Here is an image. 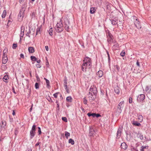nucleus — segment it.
<instances>
[{
    "label": "nucleus",
    "mask_w": 151,
    "mask_h": 151,
    "mask_svg": "<svg viewBox=\"0 0 151 151\" xmlns=\"http://www.w3.org/2000/svg\"><path fill=\"white\" fill-rule=\"evenodd\" d=\"M44 79L45 80L47 84V87L48 88H49L50 87V81L49 80L47 79L46 78H44Z\"/></svg>",
    "instance_id": "19"
},
{
    "label": "nucleus",
    "mask_w": 151,
    "mask_h": 151,
    "mask_svg": "<svg viewBox=\"0 0 151 151\" xmlns=\"http://www.w3.org/2000/svg\"><path fill=\"white\" fill-rule=\"evenodd\" d=\"M38 135H40L41 134V128L40 127H38Z\"/></svg>",
    "instance_id": "38"
},
{
    "label": "nucleus",
    "mask_w": 151,
    "mask_h": 151,
    "mask_svg": "<svg viewBox=\"0 0 151 151\" xmlns=\"http://www.w3.org/2000/svg\"><path fill=\"white\" fill-rule=\"evenodd\" d=\"M137 136L139 138L141 139L142 140L143 139V136L140 133L138 134Z\"/></svg>",
    "instance_id": "36"
},
{
    "label": "nucleus",
    "mask_w": 151,
    "mask_h": 151,
    "mask_svg": "<svg viewBox=\"0 0 151 151\" xmlns=\"http://www.w3.org/2000/svg\"><path fill=\"white\" fill-rule=\"evenodd\" d=\"M65 136L66 137V138L67 139H68V137H69L70 136V133L67 131H65Z\"/></svg>",
    "instance_id": "33"
},
{
    "label": "nucleus",
    "mask_w": 151,
    "mask_h": 151,
    "mask_svg": "<svg viewBox=\"0 0 151 151\" xmlns=\"http://www.w3.org/2000/svg\"><path fill=\"white\" fill-rule=\"evenodd\" d=\"M97 88L95 86L93 85L91 86L89 89V94H91L90 96H89V99L94 100L96 97L97 93Z\"/></svg>",
    "instance_id": "2"
},
{
    "label": "nucleus",
    "mask_w": 151,
    "mask_h": 151,
    "mask_svg": "<svg viewBox=\"0 0 151 151\" xmlns=\"http://www.w3.org/2000/svg\"><path fill=\"white\" fill-rule=\"evenodd\" d=\"M28 51L29 53H33L34 52L35 50L34 48L32 47H30L28 48Z\"/></svg>",
    "instance_id": "23"
},
{
    "label": "nucleus",
    "mask_w": 151,
    "mask_h": 151,
    "mask_svg": "<svg viewBox=\"0 0 151 151\" xmlns=\"http://www.w3.org/2000/svg\"><path fill=\"white\" fill-rule=\"evenodd\" d=\"M63 25L61 20V19L59 22L57 24L55 27V29L57 32L58 33L61 32L63 31Z\"/></svg>",
    "instance_id": "3"
},
{
    "label": "nucleus",
    "mask_w": 151,
    "mask_h": 151,
    "mask_svg": "<svg viewBox=\"0 0 151 151\" xmlns=\"http://www.w3.org/2000/svg\"><path fill=\"white\" fill-rule=\"evenodd\" d=\"M96 75L100 78L103 75V72L102 70H99L97 73Z\"/></svg>",
    "instance_id": "18"
},
{
    "label": "nucleus",
    "mask_w": 151,
    "mask_h": 151,
    "mask_svg": "<svg viewBox=\"0 0 151 151\" xmlns=\"http://www.w3.org/2000/svg\"><path fill=\"white\" fill-rule=\"evenodd\" d=\"M133 19L134 20V22H137V21H139V20L137 18V17L135 16L133 17Z\"/></svg>",
    "instance_id": "51"
},
{
    "label": "nucleus",
    "mask_w": 151,
    "mask_h": 151,
    "mask_svg": "<svg viewBox=\"0 0 151 151\" xmlns=\"http://www.w3.org/2000/svg\"><path fill=\"white\" fill-rule=\"evenodd\" d=\"M18 132L17 130V129H15V131H14V134H15L16 136L17 134H18Z\"/></svg>",
    "instance_id": "50"
},
{
    "label": "nucleus",
    "mask_w": 151,
    "mask_h": 151,
    "mask_svg": "<svg viewBox=\"0 0 151 151\" xmlns=\"http://www.w3.org/2000/svg\"><path fill=\"white\" fill-rule=\"evenodd\" d=\"M134 24L137 29H139L141 28V26L139 21L134 22Z\"/></svg>",
    "instance_id": "12"
},
{
    "label": "nucleus",
    "mask_w": 151,
    "mask_h": 151,
    "mask_svg": "<svg viewBox=\"0 0 151 151\" xmlns=\"http://www.w3.org/2000/svg\"><path fill=\"white\" fill-rule=\"evenodd\" d=\"M49 101V102H53L50 96H48L46 98Z\"/></svg>",
    "instance_id": "41"
},
{
    "label": "nucleus",
    "mask_w": 151,
    "mask_h": 151,
    "mask_svg": "<svg viewBox=\"0 0 151 151\" xmlns=\"http://www.w3.org/2000/svg\"><path fill=\"white\" fill-rule=\"evenodd\" d=\"M52 28H50L49 31V33L50 36H52Z\"/></svg>",
    "instance_id": "35"
},
{
    "label": "nucleus",
    "mask_w": 151,
    "mask_h": 151,
    "mask_svg": "<svg viewBox=\"0 0 151 151\" xmlns=\"http://www.w3.org/2000/svg\"><path fill=\"white\" fill-rule=\"evenodd\" d=\"M59 93V92H57V93H54V94H53V96H54L55 98H57L58 97V93Z\"/></svg>",
    "instance_id": "55"
},
{
    "label": "nucleus",
    "mask_w": 151,
    "mask_h": 151,
    "mask_svg": "<svg viewBox=\"0 0 151 151\" xmlns=\"http://www.w3.org/2000/svg\"><path fill=\"white\" fill-rule=\"evenodd\" d=\"M137 148V147H135L133 146H131V151H135L136 149Z\"/></svg>",
    "instance_id": "39"
},
{
    "label": "nucleus",
    "mask_w": 151,
    "mask_h": 151,
    "mask_svg": "<svg viewBox=\"0 0 151 151\" xmlns=\"http://www.w3.org/2000/svg\"><path fill=\"white\" fill-rule=\"evenodd\" d=\"M12 90L13 92L14 93H16L15 91L14 88V87H13L12 88Z\"/></svg>",
    "instance_id": "61"
},
{
    "label": "nucleus",
    "mask_w": 151,
    "mask_h": 151,
    "mask_svg": "<svg viewBox=\"0 0 151 151\" xmlns=\"http://www.w3.org/2000/svg\"><path fill=\"white\" fill-rule=\"evenodd\" d=\"M83 103L84 104H86L87 103V100L86 99V98L85 97L83 99Z\"/></svg>",
    "instance_id": "48"
},
{
    "label": "nucleus",
    "mask_w": 151,
    "mask_h": 151,
    "mask_svg": "<svg viewBox=\"0 0 151 151\" xmlns=\"http://www.w3.org/2000/svg\"><path fill=\"white\" fill-rule=\"evenodd\" d=\"M17 47V44L14 43L13 45L12 48L13 49H15Z\"/></svg>",
    "instance_id": "45"
},
{
    "label": "nucleus",
    "mask_w": 151,
    "mask_h": 151,
    "mask_svg": "<svg viewBox=\"0 0 151 151\" xmlns=\"http://www.w3.org/2000/svg\"><path fill=\"white\" fill-rule=\"evenodd\" d=\"M122 129V128L119 127L117 131L116 134V138L119 139L120 137Z\"/></svg>",
    "instance_id": "8"
},
{
    "label": "nucleus",
    "mask_w": 151,
    "mask_h": 151,
    "mask_svg": "<svg viewBox=\"0 0 151 151\" xmlns=\"http://www.w3.org/2000/svg\"><path fill=\"white\" fill-rule=\"evenodd\" d=\"M83 62V63L81 66L82 70V71L86 72V69L88 68L90 69L91 67V60L90 58L86 57L84 58Z\"/></svg>",
    "instance_id": "1"
},
{
    "label": "nucleus",
    "mask_w": 151,
    "mask_h": 151,
    "mask_svg": "<svg viewBox=\"0 0 151 151\" xmlns=\"http://www.w3.org/2000/svg\"><path fill=\"white\" fill-rule=\"evenodd\" d=\"M7 51V49L6 48H5L4 49V50L3 51V52H6H6Z\"/></svg>",
    "instance_id": "63"
},
{
    "label": "nucleus",
    "mask_w": 151,
    "mask_h": 151,
    "mask_svg": "<svg viewBox=\"0 0 151 151\" xmlns=\"http://www.w3.org/2000/svg\"><path fill=\"white\" fill-rule=\"evenodd\" d=\"M95 113H91V112H89V113H88V114H87V115L89 117H90L91 116H92L93 117H95Z\"/></svg>",
    "instance_id": "30"
},
{
    "label": "nucleus",
    "mask_w": 151,
    "mask_h": 151,
    "mask_svg": "<svg viewBox=\"0 0 151 151\" xmlns=\"http://www.w3.org/2000/svg\"><path fill=\"white\" fill-rule=\"evenodd\" d=\"M36 67L37 68H40L41 67V65L40 64H37L36 65Z\"/></svg>",
    "instance_id": "56"
},
{
    "label": "nucleus",
    "mask_w": 151,
    "mask_h": 151,
    "mask_svg": "<svg viewBox=\"0 0 151 151\" xmlns=\"http://www.w3.org/2000/svg\"><path fill=\"white\" fill-rule=\"evenodd\" d=\"M72 97L70 96L67 97L66 99V101H67L69 102H71L72 101Z\"/></svg>",
    "instance_id": "26"
},
{
    "label": "nucleus",
    "mask_w": 151,
    "mask_h": 151,
    "mask_svg": "<svg viewBox=\"0 0 151 151\" xmlns=\"http://www.w3.org/2000/svg\"><path fill=\"white\" fill-rule=\"evenodd\" d=\"M125 53L124 51L123 50L120 53V55L124 57L125 55Z\"/></svg>",
    "instance_id": "42"
},
{
    "label": "nucleus",
    "mask_w": 151,
    "mask_h": 151,
    "mask_svg": "<svg viewBox=\"0 0 151 151\" xmlns=\"http://www.w3.org/2000/svg\"><path fill=\"white\" fill-rule=\"evenodd\" d=\"M110 20L113 25H116L117 23V21L116 19H111Z\"/></svg>",
    "instance_id": "20"
},
{
    "label": "nucleus",
    "mask_w": 151,
    "mask_h": 151,
    "mask_svg": "<svg viewBox=\"0 0 151 151\" xmlns=\"http://www.w3.org/2000/svg\"><path fill=\"white\" fill-rule=\"evenodd\" d=\"M145 91L147 94L150 93L151 91V86H146L145 88Z\"/></svg>",
    "instance_id": "10"
},
{
    "label": "nucleus",
    "mask_w": 151,
    "mask_h": 151,
    "mask_svg": "<svg viewBox=\"0 0 151 151\" xmlns=\"http://www.w3.org/2000/svg\"><path fill=\"white\" fill-rule=\"evenodd\" d=\"M9 79V78L8 76L7 75H6L4 76V77L3 78V81H5V82H7V83L8 82L6 81H5V80L7 81L8 80V79Z\"/></svg>",
    "instance_id": "27"
},
{
    "label": "nucleus",
    "mask_w": 151,
    "mask_h": 151,
    "mask_svg": "<svg viewBox=\"0 0 151 151\" xmlns=\"http://www.w3.org/2000/svg\"><path fill=\"white\" fill-rule=\"evenodd\" d=\"M23 9V8L22 10H20L19 12L18 16L19 18L22 17V19L24 16V13L25 10V9Z\"/></svg>",
    "instance_id": "9"
},
{
    "label": "nucleus",
    "mask_w": 151,
    "mask_h": 151,
    "mask_svg": "<svg viewBox=\"0 0 151 151\" xmlns=\"http://www.w3.org/2000/svg\"><path fill=\"white\" fill-rule=\"evenodd\" d=\"M121 148L124 150L126 149L128 147V146L127 144L124 142L121 143Z\"/></svg>",
    "instance_id": "13"
},
{
    "label": "nucleus",
    "mask_w": 151,
    "mask_h": 151,
    "mask_svg": "<svg viewBox=\"0 0 151 151\" xmlns=\"http://www.w3.org/2000/svg\"><path fill=\"white\" fill-rule=\"evenodd\" d=\"M138 119L140 122H141L143 119V117L141 115H139L138 116Z\"/></svg>",
    "instance_id": "29"
},
{
    "label": "nucleus",
    "mask_w": 151,
    "mask_h": 151,
    "mask_svg": "<svg viewBox=\"0 0 151 151\" xmlns=\"http://www.w3.org/2000/svg\"><path fill=\"white\" fill-rule=\"evenodd\" d=\"M108 36L109 37V38L111 39H112L113 36L112 35L110 32H109L108 33Z\"/></svg>",
    "instance_id": "44"
},
{
    "label": "nucleus",
    "mask_w": 151,
    "mask_h": 151,
    "mask_svg": "<svg viewBox=\"0 0 151 151\" xmlns=\"http://www.w3.org/2000/svg\"><path fill=\"white\" fill-rule=\"evenodd\" d=\"M6 14V10H4L3 12V14L2 15V18H4L5 17Z\"/></svg>",
    "instance_id": "32"
},
{
    "label": "nucleus",
    "mask_w": 151,
    "mask_h": 151,
    "mask_svg": "<svg viewBox=\"0 0 151 151\" xmlns=\"http://www.w3.org/2000/svg\"><path fill=\"white\" fill-rule=\"evenodd\" d=\"M1 125L0 124V128L1 129L2 127L4 128L6 126V122L4 120H3L1 121Z\"/></svg>",
    "instance_id": "17"
},
{
    "label": "nucleus",
    "mask_w": 151,
    "mask_h": 151,
    "mask_svg": "<svg viewBox=\"0 0 151 151\" xmlns=\"http://www.w3.org/2000/svg\"><path fill=\"white\" fill-rule=\"evenodd\" d=\"M132 124L135 126L139 127L141 126V124L137 121H133Z\"/></svg>",
    "instance_id": "16"
},
{
    "label": "nucleus",
    "mask_w": 151,
    "mask_h": 151,
    "mask_svg": "<svg viewBox=\"0 0 151 151\" xmlns=\"http://www.w3.org/2000/svg\"><path fill=\"white\" fill-rule=\"evenodd\" d=\"M40 29H41L40 27H38L37 28V29L36 31L37 32H38L39 33H40Z\"/></svg>",
    "instance_id": "57"
},
{
    "label": "nucleus",
    "mask_w": 151,
    "mask_h": 151,
    "mask_svg": "<svg viewBox=\"0 0 151 151\" xmlns=\"http://www.w3.org/2000/svg\"><path fill=\"white\" fill-rule=\"evenodd\" d=\"M116 67V69L118 71H119L120 70L119 67L117 65H116L115 66Z\"/></svg>",
    "instance_id": "53"
},
{
    "label": "nucleus",
    "mask_w": 151,
    "mask_h": 151,
    "mask_svg": "<svg viewBox=\"0 0 151 151\" xmlns=\"http://www.w3.org/2000/svg\"><path fill=\"white\" fill-rule=\"evenodd\" d=\"M31 31H33L32 34H33L34 32V29L31 28H29V32L26 34V35L28 36L29 37H30V36L29 35V34L31 33Z\"/></svg>",
    "instance_id": "15"
},
{
    "label": "nucleus",
    "mask_w": 151,
    "mask_h": 151,
    "mask_svg": "<svg viewBox=\"0 0 151 151\" xmlns=\"http://www.w3.org/2000/svg\"><path fill=\"white\" fill-rule=\"evenodd\" d=\"M101 116V115L99 114H96L95 113V117H96L97 118H98L99 117Z\"/></svg>",
    "instance_id": "47"
},
{
    "label": "nucleus",
    "mask_w": 151,
    "mask_h": 151,
    "mask_svg": "<svg viewBox=\"0 0 151 151\" xmlns=\"http://www.w3.org/2000/svg\"><path fill=\"white\" fill-rule=\"evenodd\" d=\"M122 109L117 107L115 111L116 115H119L122 112Z\"/></svg>",
    "instance_id": "11"
},
{
    "label": "nucleus",
    "mask_w": 151,
    "mask_h": 151,
    "mask_svg": "<svg viewBox=\"0 0 151 151\" xmlns=\"http://www.w3.org/2000/svg\"><path fill=\"white\" fill-rule=\"evenodd\" d=\"M39 83H36L35 84V87L36 89H38L39 88Z\"/></svg>",
    "instance_id": "37"
},
{
    "label": "nucleus",
    "mask_w": 151,
    "mask_h": 151,
    "mask_svg": "<svg viewBox=\"0 0 151 151\" xmlns=\"http://www.w3.org/2000/svg\"><path fill=\"white\" fill-rule=\"evenodd\" d=\"M8 60V58L7 57H2V63L4 64H5Z\"/></svg>",
    "instance_id": "21"
},
{
    "label": "nucleus",
    "mask_w": 151,
    "mask_h": 151,
    "mask_svg": "<svg viewBox=\"0 0 151 151\" xmlns=\"http://www.w3.org/2000/svg\"><path fill=\"white\" fill-rule=\"evenodd\" d=\"M114 91L117 94L119 93V87L118 86L115 87L114 88Z\"/></svg>",
    "instance_id": "22"
},
{
    "label": "nucleus",
    "mask_w": 151,
    "mask_h": 151,
    "mask_svg": "<svg viewBox=\"0 0 151 151\" xmlns=\"http://www.w3.org/2000/svg\"><path fill=\"white\" fill-rule=\"evenodd\" d=\"M124 101L120 102L118 105L117 107L119 108L123 109L124 105Z\"/></svg>",
    "instance_id": "14"
},
{
    "label": "nucleus",
    "mask_w": 151,
    "mask_h": 151,
    "mask_svg": "<svg viewBox=\"0 0 151 151\" xmlns=\"http://www.w3.org/2000/svg\"><path fill=\"white\" fill-rule=\"evenodd\" d=\"M65 22V29L68 32L69 31L70 24V22L68 19L67 18H65L64 19Z\"/></svg>",
    "instance_id": "5"
},
{
    "label": "nucleus",
    "mask_w": 151,
    "mask_h": 151,
    "mask_svg": "<svg viewBox=\"0 0 151 151\" xmlns=\"http://www.w3.org/2000/svg\"><path fill=\"white\" fill-rule=\"evenodd\" d=\"M136 64H137V66H138L139 67H140V65H139V63L138 60H137V63Z\"/></svg>",
    "instance_id": "60"
},
{
    "label": "nucleus",
    "mask_w": 151,
    "mask_h": 151,
    "mask_svg": "<svg viewBox=\"0 0 151 151\" xmlns=\"http://www.w3.org/2000/svg\"><path fill=\"white\" fill-rule=\"evenodd\" d=\"M45 48L46 50L48 51L49 50L48 47L47 46H45Z\"/></svg>",
    "instance_id": "62"
},
{
    "label": "nucleus",
    "mask_w": 151,
    "mask_h": 151,
    "mask_svg": "<svg viewBox=\"0 0 151 151\" xmlns=\"http://www.w3.org/2000/svg\"><path fill=\"white\" fill-rule=\"evenodd\" d=\"M7 57V55H6V52H3V57Z\"/></svg>",
    "instance_id": "52"
},
{
    "label": "nucleus",
    "mask_w": 151,
    "mask_h": 151,
    "mask_svg": "<svg viewBox=\"0 0 151 151\" xmlns=\"http://www.w3.org/2000/svg\"><path fill=\"white\" fill-rule=\"evenodd\" d=\"M65 87V89L66 90V91L68 93H69V89L68 88V86L66 87Z\"/></svg>",
    "instance_id": "58"
},
{
    "label": "nucleus",
    "mask_w": 151,
    "mask_h": 151,
    "mask_svg": "<svg viewBox=\"0 0 151 151\" xmlns=\"http://www.w3.org/2000/svg\"><path fill=\"white\" fill-rule=\"evenodd\" d=\"M132 99L131 97H130L129 99V103L130 104H131L132 102Z\"/></svg>",
    "instance_id": "54"
},
{
    "label": "nucleus",
    "mask_w": 151,
    "mask_h": 151,
    "mask_svg": "<svg viewBox=\"0 0 151 151\" xmlns=\"http://www.w3.org/2000/svg\"><path fill=\"white\" fill-rule=\"evenodd\" d=\"M96 11V9L94 7H91L90 8V12L91 14H93Z\"/></svg>",
    "instance_id": "28"
},
{
    "label": "nucleus",
    "mask_w": 151,
    "mask_h": 151,
    "mask_svg": "<svg viewBox=\"0 0 151 151\" xmlns=\"http://www.w3.org/2000/svg\"><path fill=\"white\" fill-rule=\"evenodd\" d=\"M62 120L65 122H67L68 121L67 118L66 117H63L62 118Z\"/></svg>",
    "instance_id": "43"
},
{
    "label": "nucleus",
    "mask_w": 151,
    "mask_h": 151,
    "mask_svg": "<svg viewBox=\"0 0 151 151\" xmlns=\"http://www.w3.org/2000/svg\"><path fill=\"white\" fill-rule=\"evenodd\" d=\"M21 29V35L22 37L24 35V27L23 26H22Z\"/></svg>",
    "instance_id": "25"
},
{
    "label": "nucleus",
    "mask_w": 151,
    "mask_h": 151,
    "mask_svg": "<svg viewBox=\"0 0 151 151\" xmlns=\"http://www.w3.org/2000/svg\"><path fill=\"white\" fill-rule=\"evenodd\" d=\"M41 143L40 142H37L35 145V147H36L37 146H39V148L40 149V144Z\"/></svg>",
    "instance_id": "49"
},
{
    "label": "nucleus",
    "mask_w": 151,
    "mask_h": 151,
    "mask_svg": "<svg viewBox=\"0 0 151 151\" xmlns=\"http://www.w3.org/2000/svg\"><path fill=\"white\" fill-rule=\"evenodd\" d=\"M67 80L66 77H65V78L64 80V87H67Z\"/></svg>",
    "instance_id": "24"
},
{
    "label": "nucleus",
    "mask_w": 151,
    "mask_h": 151,
    "mask_svg": "<svg viewBox=\"0 0 151 151\" xmlns=\"http://www.w3.org/2000/svg\"><path fill=\"white\" fill-rule=\"evenodd\" d=\"M68 143H71L72 145H73L74 144L75 142L73 139H70L69 140Z\"/></svg>",
    "instance_id": "31"
},
{
    "label": "nucleus",
    "mask_w": 151,
    "mask_h": 151,
    "mask_svg": "<svg viewBox=\"0 0 151 151\" xmlns=\"http://www.w3.org/2000/svg\"><path fill=\"white\" fill-rule=\"evenodd\" d=\"M20 56L21 58H24V55L23 54H22V53L20 55Z\"/></svg>",
    "instance_id": "59"
},
{
    "label": "nucleus",
    "mask_w": 151,
    "mask_h": 151,
    "mask_svg": "<svg viewBox=\"0 0 151 151\" xmlns=\"http://www.w3.org/2000/svg\"><path fill=\"white\" fill-rule=\"evenodd\" d=\"M30 58L31 60L32 61H37V58L35 56H31Z\"/></svg>",
    "instance_id": "34"
},
{
    "label": "nucleus",
    "mask_w": 151,
    "mask_h": 151,
    "mask_svg": "<svg viewBox=\"0 0 151 151\" xmlns=\"http://www.w3.org/2000/svg\"><path fill=\"white\" fill-rule=\"evenodd\" d=\"M36 77L37 79V82H40V78L38 76L37 74H36Z\"/></svg>",
    "instance_id": "46"
},
{
    "label": "nucleus",
    "mask_w": 151,
    "mask_h": 151,
    "mask_svg": "<svg viewBox=\"0 0 151 151\" xmlns=\"http://www.w3.org/2000/svg\"><path fill=\"white\" fill-rule=\"evenodd\" d=\"M96 130L94 129L93 128L90 127L89 129V135L90 137L93 136V134L96 133Z\"/></svg>",
    "instance_id": "6"
},
{
    "label": "nucleus",
    "mask_w": 151,
    "mask_h": 151,
    "mask_svg": "<svg viewBox=\"0 0 151 151\" xmlns=\"http://www.w3.org/2000/svg\"><path fill=\"white\" fill-rule=\"evenodd\" d=\"M145 99V95L143 94H141L139 95L137 99V101L141 102L143 101Z\"/></svg>",
    "instance_id": "7"
},
{
    "label": "nucleus",
    "mask_w": 151,
    "mask_h": 151,
    "mask_svg": "<svg viewBox=\"0 0 151 151\" xmlns=\"http://www.w3.org/2000/svg\"><path fill=\"white\" fill-rule=\"evenodd\" d=\"M146 147V146H142L140 148V151H144V150L145 149Z\"/></svg>",
    "instance_id": "40"
},
{
    "label": "nucleus",
    "mask_w": 151,
    "mask_h": 151,
    "mask_svg": "<svg viewBox=\"0 0 151 151\" xmlns=\"http://www.w3.org/2000/svg\"><path fill=\"white\" fill-rule=\"evenodd\" d=\"M36 127V125L35 124H34L32 126V129L30 132V138L31 139H32L35 134Z\"/></svg>",
    "instance_id": "4"
},
{
    "label": "nucleus",
    "mask_w": 151,
    "mask_h": 151,
    "mask_svg": "<svg viewBox=\"0 0 151 151\" xmlns=\"http://www.w3.org/2000/svg\"><path fill=\"white\" fill-rule=\"evenodd\" d=\"M26 151H32V150L28 148L26 150Z\"/></svg>",
    "instance_id": "64"
}]
</instances>
